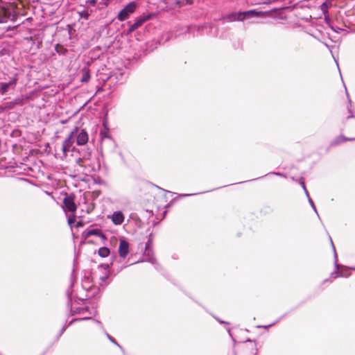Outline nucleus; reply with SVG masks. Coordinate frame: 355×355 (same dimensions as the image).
I'll list each match as a JSON object with an SVG mask.
<instances>
[{
  "instance_id": "nucleus-1",
  "label": "nucleus",
  "mask_w": 355,
  "mask_h": 355,
  "mask_svg": "<svg viewBox=\"0 0 355 355\" xmlns=\"http://www.w3.org/2000/svg\"><path fill=\"white\" fill-rule=\"evenodd\" d=\"M261 15L260 12H257L254 10H248L245 12H232L223 17L225 21H235L243 20L244 19L250 18L253 17H259Z\"/></svg>"
},
{
  "instance_id": "nucleus-2",
  "label": "nucleus",
  "mask_w": 355,
  "mask_h": 355,
  "mask_svg": "<svg viewBox=\"0 0 355 355\" xmlns=\"http://www.w3.org/2000/svg\"><path fill=\"white\" fill-rule=\"evenodd\" d=\"M78 130V128H75V129L72 132H71L68 137L64 140L61 148L64 157H66L67 153H69V151L74 150V147H73V144L74 143L75 135L77 133Z\"/></svg>"
},
{
  "instance_id": "nucleus-3",
  "label": "nucleus",
  "mask_w": 355,
  "mask_h": 355,
  "mask_svg": "<svg viewBox=\"0 0 355 355\" xmlns=\"http://www.w3.org/2000/svg\"><path fill=\"white\" fill-rule=\"evenodd\" d=\"M137 5L136 2L131 1L128 3L118 14L117 19L120 21H125L129 18L130 15L134 13L137 9Z\"/></svg>"
},
{
  "instance_id": "nucleus-4",
  "label": "nucleus",
  "mask_w": 355,
  "mask_h": 355,
  "mask_svg": "<svg viewBox=\"0 0 355 355\" xmlns=\"http://www.w3.org/2000/svg\"><path fill=\"white\" fill-rule=\"evenodd\" d=\"M18 80L17 74H15L13 77H12L9 82L8 83H0V94L4 95L6 94L9 89L14 90L17 85Z\"/></svg>"
},
{
  "instance_id": "nucleus-5",
  "label": "nucleus",
  "mask_w": 355,
  "mask_h": 355,
  "mask_svg": "<svg viewBox=\"0 0 355 355\" xmlns=\"http://www.w3.org/2000/svg\"><path fill=\"white\" fill-rule=\"evenodd\" d=\"M63 204L65 210L72 213L76 211L77 207L73 195H67L63 200Z\"/></svg>"
},
{
  "instance_id": "nucleus-6",
  "label": "nucleus",
  "mask_w": 355,
  "mask_h": 355,
  "mask_svg": "<svg viewBox=\"0 0 355 355\" xmlns=\"http://www.w3.org/2000/svg\"><path fill=\"white\" fill-rule=\"evenodd\" d=\"M152 248H153V239L151 238H149L146 243L145 255L148 257L147 259V261L148 262H150L152 263H155L156 259L153 257V252L152 250Z\"/></svg>"
},
{
  "instance_id": "nucleus-7",
  "label": "nucleus",
  "mask_w": 355,
  "mask_h": 355,
  "mask_svg": "<svg viewBox=\"0 0 355 355\" xmlns=\"http://www.w3.org/2000/svg\"><path fill=\"white\" fill-rule=\"evenodd\" d=\"M81 321H89L91 323L97 324L100 326L101 328H103V325H102L101 322L99 320L93 318L92 317L74 318L71 319L68 322V326L72 325L76 322H81Z\"/></svg>"
},
{
  "instance_id": "nucleus-8",
  "label": "nucleus",
  "mask_w": 355,
  "mask_h": 355,
  "mask_svg": "<svg viewBox=\"0 0 355 355\" xmlns=\"http://www.w3.org/2000/svg\"><path fill=\"white\" fill-rule=\"evenodd\" d=\"M89 136L85 130H81L76 136V144L78 146H83L88 142Z\"/></svg>"
},
{
  "instance_id": "nucleus-9",
  "label": "nucleus",
  "mask_w": 355,
  "mask_h": 355,
  "mask_svg": "<svg viewBox=\"0 0 355 355\" xmlns=\"http://www.w3.org/2000/svg\"><path fill=\"white\" fill-rule=\"evenodd\" d=\"M129 252V243L125 240H121L119 247V253L121 257L125 258Z\"/></svg>"
},
{
  "instance_id": "nucleus-10",
  "label": "nucleus",
  "mask_w": 355,
  "mask_h": 355,
  "mask_svg": "<svg viewBox=\"0 0 355 355\" xmlns=\"http://www.w3.org/2000/svg\"><path fill=\"white\" fill-rule=\"evenodd\" d=\"M112 220L115 225H121L124 220V216L121 211H114L112 215Z\"/></svg>"
},
{
  "instance_id": "nucleus-11",
  "label": "nucleus",
  "mask_w": 355,
  "mask_h": 355,
  "mask_svg": "<svg viewBox=\"0 0 355 355\" xmlns=\"http://www.w3.org/2000/svg\"><path fill=\"white\" fill-rule=\"evenodd\" d=\"M150 18V15H147V16H144V17H139V18L136 19V20L134 22V24H132L133 26V28H136V29L138 28L144 22H146L147 20H148Z\"/></svg>"
},
{
  "instance_id": "nucleus-12",
  "label": "nucleus",
  "mask_w": 355,
  "mask_h": 355,
  "mask_svg": "<svg viewBox=\"0 0 355 355\" xmlns=\"http://www.w3.org/2000/svg\"><path fill=\"white\" fill-rule=\"evenodd\" d=\"M82 77L80 81L82 83H88L90 80V71L88 67H84L81 70Z\"/></svg>"
},
{
  "instance_id": "nucleus-13",
  "label": "nucleus",
  "mask_w": 355,
  "mask_h": 355,
  "mask_svg": "<svg viewBox=\"0 0 355 355\" xmlns=\"http://www.w3.org/2000/svg\"><path fill=\"white\" fill-rule=\"evenodd\" d=\"M214 317L217 320H218L220 323H221V324H226V325H227V326H225V329H226V330H227V333H228V334H229L230 337V338H231V339L232 340L234 345H236V338L233 336V335H232V332H231V329H230V328L229 327V326H228V325H229V322H225V321H223V320H220L218 319L217 318H216L214 315Z\"/></svg>"
},
{
  "instance_id": "nucleus-14",
  "label": "nucleus",
  "mask_w": 355,
  "mask_h": 355,
  "mask_svg": "<svg viewBox=\"0 0 355 355\" xmlns=\"http://www.w3.org/2000/svg\"><path fill=\"white\" fill-rule=\"evenodd\" d=\"M100 232H101V230L99 229H91V230H85L83 232V234L85 235V236L86 238L89 237L91 236H94V235L98 236Z\"/></svg>"
},
{
  "instance_id": "nucleus-15",
  "label": "nucleus",
  "mask_w": 355,
  "mask_h": 355,
  "mask_svg": "<svg viewBox=\"0 0 355 355\" xmlns=\"http://www.w3.org/2000/svg\"><path fill=\"white\" fill-rule=\"evenodd\" d=\"M22 102V99L21 98H17L14 101L6 103L5 107L6 109H12L15 105L20 104Z\"/></svg>"
},
{
  "instance_id": "nucleus-16",
  "label": "nucleus",
  "mask_w": 355,
  "mask_h": 355,
  "mask_svg": "<svg viewBox=\"0 0 355 355\" xmlns=\"http://www.w3.org/2000/svg\"><path fill=\"white\" fill-rule=\"evenodd\" d=\"M355 138H346L343 136H340L338 137H337L333 142H332V145H338L342 142H344L345 141H352V140H354Z\"/></svg>"
},
{
  "instance_id": "nucleus-17",
  "label": "nucleus",
  "mask_w": 355,
  "mask_h": 355,
  "mask_svg": "<svg viewBox=\"0 0 355 355\" xmlns=\"http://www.w3.org/2000/svg\"><path fill=\"white\" fill-rule=\"evenodd\" d=\"M110 249L106 247L100 248L98 250V254L101 257H107L110 254Z\"/></svg>"
},
{
  "instance_id": "nucleus-18",
  "label": "nucleus",
  "mask_w": 355,
  "mask_h": 355,
  "mask_svg": "<svg viewBox=\"0 0 355 355\" xmlns=\"http://www.w3.org/2000/svg\"><path fill=\"white\" fill-rule=\"evenodd\" d=\"M105 333V334L106 335L107 338L112 343H114V345H116L117 347H119L123 352H124V349L123 348L117 343V341L113 338L109 334H107L106 332V331L104 329V328H101Z\"/></svg>"
},
{
  "instance_id": "nucleus-19",
  "label": "nucleus",
  "mask_w": 355,
  "mask_h": 355,
  "mask_svg": "<svg viewBox=\"0 0 355 355\" xmlns=\"http://www.w3.org/2000/svg\"><path fill=\"white\" fill-rule=\"evenodd\" d=\"M90 279L89 277H85L84 279L83 280V287L85 290H89L92 288V286L90 285Z\"/></svg>"
},
{
  "instance_id": "nucleus-20",
  "label": "nucleus",
  "mask_w": 355,
  "mask_h": 355,
  "mask_svg": "<svg viewBox=\"0 0 355 355\" xmlns=\"http://www.w3.org/2000/svg\"><path fill=\"white\" fill-rule=\"evenodd\" d=\"M55 51L60 55H64L67 51L65 48H64L62 45L60 44H57L55 47Z\"/></svg>"
},
{
  "instance_id": "nucleus-21",
  "label": "nucleus",
  "mask_w": 355,
  "mask_h": 355,
  "mask_svg": "<svg viewBox=\"0 0 355 355\" xmlns=\"http://www.w3.org/2000/svg\"><path fill=\"white\" fill-rule=\"evenodd\" d=\"M330 241H331V246L333 248L334 252L335 266H336V269H338L340 267V266L337 263V254L336 252L334 245L333 241L331 238H330Z\"/></svg>"
},
{
  "instance_id": "nucleus-22",
  "label": "nucleus",
  "mask_w": 355,
  "mask_h": 355,
  "mask_svg": "<svg viewBox=\"0 0 355 355\" xmlns=\"http://www.w3.org/2000/svg\"><path fill=\"white\" fill-rule=\"evenodd\" d=\"M279 320V318L275 320L274 322L267 324V325H258L257 326V328H264V329H268L270 327H272V325H274L275 324H276L277 322H278V321Z\"/></svg>"
},
{
  "instance_id": "nucleus-23",
  "label": "nucleus",
  "mask_w": 355,
  "mask_h": 355,
  "mask_svg": "<svg viewBox=\"0 0 355 355\" xmlns=\"http://www.w3.org/2000/svg\"><path fill=\"white\" fill-rule=\"evenodd\" d=\"M329 6L326 2H324L320 6V10L322 11L324 14L328 12Z\"/></svg>"
},
{
  "instance_id": "nucleus-24",
  "label": "nucleus",
  "mask_w": 355,
  "mask_h": 355,
  "mask_svg": "<svg viewBox=\"0 0 355 355\" xmlns=\"http://www.w3.org/2000/svg\"><path fill=\"white\" fill-rule=\"evenodd\" d=\"M97 3V0H86L85 1V4H81V6H86L87 4H89L92 6H94Z\"/></svg>"
},
{
  "instance_id": "nucleus-25",
  "label": "nucleus",
  "mask_w": 355,
  "mask_h": 355,
  "mask_svg": "<svg viewBox=\"0 0 355 355\" xmlns=\"http://www.w3.org/2000/svg\"><path fill=\"white\" fill-rule=\"evenodd\" d=\"M80 15L82 18L87 19L90 15V13L88 12V10H83L80 12Z\"/></svg>"
},
{
  "instance_id": "nucleus-26",
  "label": "nucleus",
  "mask_w": 355,
  "mask_h": 355,
  "mask_svg": "<svg viewBox=\"0 0 355 355\" xmlns=\"http://www.w3.org/2000/svg\"><path fill=\"white\" fill-rule=\"evenodd\" d=\"M68 324H64L62 328L60 329L59 334H58L57 336V340H58L60 338V337L63 334V333L64 332V331L66 330V329L68 327Z\"/></svg>"
},
{
  "instance_id": "nucleus-27",
  "label": "nucleus",
  "mask_w": 355,
  "mask_h": 355,
  "mask_svg": "<svg viewBox=\"0 0 355 355\" xmlns=\"http://www.w3.org/2000/svg\"><path fill=\"white\" fill-rule=\"evenodd\" d=\"M309 202L310 205L311 206V207L313 208V209L315 211V212L318 215V214L317 212L316 207L314 205V202L310 197H309Z\"/></svg>"
},
{
  "instance_id": "nucleus-28",
  "label": "nucleus",
  "mask_w": 355,
  "mask_h": 355,
  "mask_svg": "<svg viewBox=\"0 0 355 355\" xmlns=\"http://www.w3.org/2000/svg\"><path fill=\"white\" fill-rule=\"evenodd\" d=\"M101 138L102 139L110 138V136L108 135L107 130L101 131Z\"/></svg>"
},
{
  "instance_id": "nucleus-29",
  "label": "nucleus",
  "mask_w": 355,
  "mask_h": 355,
  "mask_svg": "<svg viewBox=\"0 0 355 355\" xmlns=\"http://www.w3.org/2000/svg\"><path fill=\"white\" fill-rule=\"evenodd\" d=\"M297 182L302 186V189H305L306 186H305V184H304V178H300V180H298Z\"/></svg>"
},
{
  "instance_id": "nucleus-30",
  "label": "nucleus",
  "mask_w": 355,
  "mask_h": 355,
  "mask_svg": "<svg viewBox=\"0 0 355 355\" xmlns=\"http://www.w3.org/2000/svg\"><path fill=\"white\" fill-rule=\"evenodd\" d=\"M349 106L348 107V110H349V112L351 114L348 118H352L354 117V115L352 114V110L350 109V107H351V101L349 99Z\"/></svg>"
},
{
  "instance_id": "nucleus-31",
  "label": "nucleus",
  "mask_w": 355,
  "mask_h": 355,
  "mask_svg": "<svg viewBox=\"0 0 355 355\" xmlns=\"http://www.w3.org/2000/svg\"><path fill=\"white\" fill-rule=\"evenodd\" d=\"M334 275H336V277H337V276L343 277L344 276V275L341 272H332L331 275L333 276Z\"/></svg>"
},
{
  "instance_id": "nucleus-32",
  "label": "nucleus",
  "mask_w": 355,
  "mask_h": 355,
  "mask_svg": "<svg viewBox=\"0 0 355 355\" xmlns=\"http://www.w3.org/2000/svg\"><path fill=\"white\" fill-rule=\"evenodd\" d=\"M74 222H75V217H74V216L69 217V218H68V223H69V224H70V225H71V224L73 223Z\"/></svg>"
},
{
  "instance_id": "nucleus-33",
  "label": "nucleus",
  "mask_w": 355,
  "mask_h": 355,
  "mask_svg": "<svg viewBox=\"0 0 355 355\" xmlns=\"http://www.w3.org/2000/svg\"><path fill=\"white\" fill-rule=\"evenodd\" d=\"M135 30H136V28H133V26L132 25H130L127 31L128 33H130L132 32H133Z\"/></svg>"
},
{
  "instance_id": "nucleus-34",
  "label": "nucleus",
  "mask_w": 355,
  "mask_h": 355,
  "mask_svg": "<svg viewBox=\"0 0 355 355\" xmlns=\"http://www.w3.org/2000/svg\"><path fill=\"white\" fill-rule=\"evenodd\" d=\"M98 237H100L103 240L107 239L105 235L104 234H103L101 232H100V234H98Z\"/></svg>"
},
{
  "instance_id": "nucleus-35",
  "label": "nucleus",
  "mask_w": 355,
  "mask_h": 355,
  "mask_svg": "<svg viewBox=\"0 0 355 355\" xmlns=\"http://www.w3.org/2000/svg\"><path fill=\"white\" fill-rule=\"evenodd\" d=\"M108 278V275H105L100 277L102 282H105Z\"/></svg>"
},
{
  "instance_id": "nucleus-36",
  "label": "nucleus",
  "mask_w": 355,
  "mask_h": 355,
  "mask_svg": "<svg viewBox=\"0 0 355 355\" xmlns=\"http://www.w3.org/2000/svg\"><path fill=\"white\" fill-rule=\"evenodd\" d=\"M303 190L304 191V193H305L306 196L309 198V197H310V196H309V192H308L306 188L305 187V189H303Z\"/></svg>"
},
{
  "instance_id": "nucleus-37",
  "label": "nucleus",
  "mask_w": 355,
  "mask_h": 355,
  "mask_svg": "<svg viewBox=\"0 0 355 355\" xmlns=\"http://www.w3.org/2000/svg\"><path fill=\"white\" fill-rule=\"evenodd\" d=\"M5 109H6L5 106L4 107L0 106V113L3 112L5 110Z\"/></svg>"
},
{
  "instance_id": "nucleus-38",
  "label": "nucleus",
  "mask_w": 355,
  "mask_h": 355,
  "mask_svg": "<svg viewBox=\"0 0 355 355\" xmlns=\"http://www.w3.org/2000/svg\"><path fill=\"white\" fill-rule=\"evenodd\" d=\"M245 342H254L256 344V341L250 338H248Z\"/></svg>"
},
{
  "instance_id": "nucleus-39",
  "label": "nucleus",
  "mask_w": 355,
  "mask_h": 355,
  "mask_svg": "<svg viewBox=\"0 0 355 355\" xmlns=\"http://www.w3.org/2000/svg\"><path fill=\"white\" fill-rule=\"evenodd\" d=\"M272 174L276 175H279V176H282L283 175V174L281 173H273Z\"/></svg>"
},
{
  "instance_id": "nucleus-40",
  "label": "nucleus",
  "mask_w": 355,
  "mask_h": 355,
  "mask_svg": "<svg viewBox=\"0 0 355 355\" xmlns=\"http://www.w3.org/2000/svg\"><path fill=\"white\" fill-rule=\"evenodd\" d=\"M80 313V312H72V313H71V316H75V315H76V314H77V313Z\"/></svg>"
},
{
  "instance_id": "nucleus-41",
  "label": "nucleus",
  "mask_w": 355,
  "mask_h": 355,
  "mask_svg": "<svg viewBox=\"0 0 355 355\" xmlns=\"http://www.w3.org/2000/svg\"><path fill=\"white\" fill-rule=\"evenodd\" d=\"M257 351H258V349H257V348L256 347V348H255V352H254V355H256V354H257Z\"/></svg>"
},
{
  "instance_id": "nucleus-42",
  "label": "nucleus",
  "mask_w": 355,
  "mask_h": 355,
  "mask_svg": "<svg viewBox=\"0 0 355 355\" xmlns=\"http://www.w3.org/2000/svg\"><path fill=\"white\" fill-rule=\"evenodd\" d=\"M85 311H89V307H86L85 308Z\"/></svg>"
},
{
  "instance_id": "nucleus-43",
  "label": "nucleus",
  "mask_w": 355,
  "mask_h": 355,
  "mask_svg": "<svg viewBox=\"0 0 355 355\" xmlns=\"http://www.w3.org/2000/svg\"><path fill=\"white\" fill-rule=\"evenodd\" d=\"M190 196V195H189V194H185V195H184V196Z\"/></svg>"
},
{
  "instance_id": "nucleus-44",
  "label": "nucleus",
  "mask_w": 355,
  "mask_h": 355,
  "mask_svg": "<svg viewBox=\"0 0 355 355\" xmlns=\"http://www.w3.org/2000/svg\"><path fill=\"white\" fill-rule=\"evenodd\" d=\"M77 311H82L80 308H79Z\"/></svg>"
},
{
  "instance_id": "nucleus-45",
  "label": "nucleus",
  "mask_w": 355,
  "mask_h": 355,
  "mask_svg": "<svg viewBox=\"0 0 355 355\" xmlns=\"http://www.w3.org/2000/svg\"><path fill=\"white\" fill-rule=\"evenodd\" d=\"M353 270H355V268H353Z\"/></svg>"
}]
</instances>
